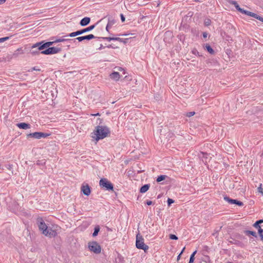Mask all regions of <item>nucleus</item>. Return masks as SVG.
<instances>
[{
  "mask_svg": "<svg viewBox=\"0 0 263 263\" xmlns=\"http://www.w3.org/2000/svg\"><path fill=\"white\" fill-rule=\"evenodd\" d=\"M37 222L40 230L45 236L51 238L55 237L58 234L56 231L48 228L42 218H38Z\"/></svg>",
  "mask_w": 263,
  "mask_h": 263,
  "instance_id": "nucleus-1",
  "label": "nucleus"
},
{
  "mask_svg": "<svg viewBox=\"0 0 263 263\" xmlns=\"http://www.w3.org/2000/svg\"><path fill=\"white\" fill-rule=\"evenodd\" d=\"M93 133L95 136L92 137L98 141L106 137L109 134V130L106 126L98 125L96 127Z\"/></svg>",
  "mask_w": 263,
  "mask_h": 263,
  "instance_id": "nucleus-2",
  "label": "nucleus"
},
{
  "mask_svg": "<svg viewBox=\"0 0 263 263\" xmlns=\"http://www.w3.org/2000/svg\"><path fill=\"white\" fill-rule=\"evenodd\" d=\"M61 51V49L59 47H49L48 48L40 52V51H34L32 50L31 53L32 54H35L38 53H41L44 54H55Z\"/></svg>",
  "mask_w": 263,
  "mask_h": 263,
  "instance_id": "nucleus-3",
  "label": "nucleus"
},
{
  "mask_svg": "<svg viewBox=\"0 0 263 263\" xmlns=\"http://www.w3.org/2000/svg\"><path fill=\"white\" fill-rule=\"evenodd\" d=\"M136 245L138 249L143 250L145 252L148 249V246L144 243V239L139 234L136 236Z\"/></svg>",
  "mask_w": 263,
  "mask_h": 263,
  "instance_id": "nucleus-4",
  "label": "nucleus"
},
{
  "mask_svg": "<svg viewBox=\"0 0 263 263\" xmlns=\"http://www.w3.org/2000/svg\"><path fill=\"white\" fill-rule=\"evenodd\" d=\"M100 186L107 191H112L114 189L113 184L106 178H101L99 181Z\"/></svg>",
  "mask_w": 263,
  "mask_h": 263,
  "instance_id": "nucleus-5",
  "label": "nucleus"
},
{
  "mask_svg": "<svg viewBox=\"0 0 263 263\" xmlns=\"http://www.w3.org/2000/svg\"><path fill=\"white\" fill-rule=\"evenodd\" d=\"M89 250L95 254H99L101 251V247L96 241L89 242L88 243Z\"/></svg>",
  "mask_w": 263,
  "mask_h": 263,
  "instance_id": "nucleus-6",
  "label": "nucleus"
},
{
  "mask_svg": "<svg viewBox=\"0 0 263 263\" xmlns=\"http://www.w3.org/2000/svg\"><path fill=\"white\" fill-rule=\"evenodd\" d=\"M50 136L49 134L44 133L42 132H34L27 135V138H32L36 139H40L42 138H46Z\"/></svg>",
  "mask_w": 263,
  "mask_h": 263,
  "instance_id": "nucleus-7",
  "label": "nucleus"
},
{
  "mask_svg": "<svg viewBox=\"0 0 263 263\" xmlns=\"http://www.w3.org/2000/svg\"><path fill=\"white\" fill-rule=\"evenodd\" d=\"M54 43H55L54 41L48 42H46L42 45V43H41V42L37 43L34 44L32 46V49H33L34 48H37V51H41V50L44 49L45 48H47L49 47L50 46L52 45Z\"/></svg>",
  "mask_w": 263,
  "mask_h": 263,
  "instance_id": "nucleus-8",
  "label": "nucleus"
},
{
  "mask_svg": "<svg viewBox=\"0 0 263 263\" xmlns=\"http://www.w3.org/2000/svg\"><path fill=\"white\" fill-rule=\"evenodd\" d=\"M241 13L245 14L247 15L254 17V18L260 21L261 22H263V17L258 15V14H257L256 13L250 12L247 10H245L243 9H242V11H241Z\"/></svg>",
  "mask_w": 263,
  "mask_h": 263,
  "instance_id": "nucleus-9",
  "label": "nucleus"
},
{
  "mask_svg": "<svg viewBox=\"0 0 263 263\" xmlns=\"http://www.w3.org/2000/svg\"><path fill=\"white\" fill-rule=\"evenodd\" d=\"M122 76L117 71H114L109 74L110 78L115 81H118Z\"/></svg>",
  "mask_w": 263,
  "mask_h": 263,
  "instance_id": "nucleus-10",
  "label": "nucleus"
},
{
  "mask_svg": "<svg viewBox=\"0 0 263 263\" xmlns=\"http://www.w3.org/2000/svg\"><path fill=\"white\" fill-rule=\"evenodd\" d=\"M96 37L93 34H89L86 36H79L75 39V40H78L79 42H82L84 40H90L92 39H95Z\"/></svg>",
  "mask_w": 263,
  "mask_h": 263,
  "instance_id": "nucleus-11",
  "label": "nucleus"
},
{
  "mask_svg": "<svg viewBox=\"0 0 263 263\" xmlns=\"http://www.w3.org/2000/svg\"><path fill=\"white\" fill-rule=\"evenodd\" d=\"M81 191L86 196H89L90 194V189L88 185H83L81 187Z\"/></svg>",
  "mask_w": 263,
  "mask_h": 263,
  "instance_id": "nucleus-12",
  "label": "nucleus"
},
{
  "mask_svg": "<svg viewBox=\"0 0 263 263\" xmlns=\"http://www.w3.org/2000/svg\"><path fill=\"white\" fill-rule=\"evenodd\" d=\"M16 126L21 129H27L30 128V125L26 123H20L16 124Z\"/></svg>",
  "mask_w": 263,
  "mask_h": 263,
  "instance_id": "nucleus-13",
  "label": "nucleus"
},
{
  "mask_svg": "<svg viewBox=\"0 0 263 263\" xmlns=\"http://www.w3.org/2000/svg\"><path fill=\"white\" fill-rule=\"evenodd\" d=\"M90 21V18L88 17H85L81 20L80 21V24L82 26H85L88 25Z\"/></svg>",
  "mask_w": 263,
  "mask_h": 263,
  "instance_id": "nucleus-14",
  "label": "nucleus"
},
{
  "mask_svg": "<svg viewBox=\"0 0 263 263\" xmlns=\"http://www.w3.org/2000/svg\"><path fill=\"white\" fill-rule=\"evenodd\" d=\"M95 25H93L90 26L87 28L82 29L81 30H78L79 32V34L81 35L84 33L90 31L91 30H92L95 28Z\"/></svg>",
  "mask_w": 263,
  "mask_h": 263,
  "instance_id": "nucleus-15",
  "label": "nucleus"
},
{
  "mask_svg": "<svg viewBox=\"0 0 263 263\" xmlns=\"http://www.w3.org/2000/svg\"><path fill=\"white\" fill-rule=\"evenodd\" d=\"M199 263H212L210 258L208 255H205L200 259Z\"/></svg>",
  "mask_w": 263,
  "mask_h": 263,
  "instance_id": "nucleus-16",
  "label": "nucleus"
},
{
  "mask_svg": "<svg viewBox=\"0 0 263 263\" xmlns=\"http://www.w3.org/2000/svg\"><path fill=\"white\" fill-rule=\"evenodd\" d=\"M230 3L233 5H234L235 7V8L240 12L242 11V9L241 8L239 5L237 4V3L236 1H230Z\"/></svg>",
  "mask_w": 263,
  "mask_h": 263,
  "instance_id": "nucleus-17",
  "label": "nucleus"
},
{
  "mask_svg": "<svg viewBox=\"0 0 263 263\" xmlns=\"http://www.w3.org/2000/svg\"><path fill=\"white\" fill-rule=\"evenodd\" d=\"M23 53H24L23 50L22 48H18L14 51V52L13 53V56L15 57H17L20 54H22Z\"/></svg>",
  "mask_w": 263,
  "mask_h": 263,
  "instance_id": "nucleus-18",
  "label": "nucleus"
},
{
  "mask_svg": "<svg viewBox=\"0 0 263 263\" xmlns=\"http://www.w3.org/2000/svg\"><path fill=\"white\" fill-rule=\"evenodd\" d=\"M115 23V21L113 20H109L107 23V25L106 27V30L107 31H109V28L111 27V26Z\"/></svg>",
  "mask_w": 263,
  "mask_h": 263,
  "instance_id": "nucleus-19",
  "label": "nucleus"
},
{
  "mask_svg": "<svg viewBox=\"0 0 263 263\" xmlns=\"http://www.w3.org/2000/svg\"><path fill=\"white\" fill-rule=\"evenodd\" d=\"M149 188V184H145L143 186H142L140 189V192L142 193H145L148 191V190Z\"/></svg>",
  "mask_w": 263,
  "mask_h": 263,
  "instance_id": "nucleus-20",
  "label": "nucleus"
},
{
  "mask_svg": "<svg viewBox=\"0 0 263 263\" xmlns=\"http://www.w3.org/2000/svg\"><path fill=\"white\" fill-rule=\"evenodd\" d=\"M224 200L228 202L230 204H236V202L237 200L236 199H230L229 197L227 196L224 197Z\"/></svg>",
  "mask_w": 263,
  "mask_h": 263,
  "instance_id": "nucleus-21",
  "label": "nucleus"
},
{
  "mask_svg": "<svg viewBox=\"0 0 263 263\" xmlns=\"http://www.w3.org/2000/svg\"><path fill=\"white\" fill-rule=\"evenodd\" d=\"M105 40L110 41H121V38L120 37H103Z\"/></svg>",
  "mask_w": 263,
  "mask_h": 263,
  "instance_id": "nucleus-22",
  "label": "nucleus"
},
{
  "mask_svg": "<svg viewBox=\"0 0 263 263\" xmlns=\"http://www.w3.org/2000/svg\"><path fill=\"white\" fill-rule=\"evenodd\" d=\"M262 222H263V219L259 220L257 221L256 222H255L253 224V227H255V228L258 229H259V228H261L259 226V224H260Z\"/></svg>",
  "mask_w": 263,
  "mask_h": 263,
  "instance_id": "nucleus-23",
  "label": "nucleus"
},
{
  "mask_svg": "<svg viewBox=\"0 0 263 263\" xmlns=\"http://www.w3.org/2000/svg\"><path fill=\"white\" fill-rule=\"evenodd\" d=\"M65 37H67L66 36H63L59 39H57L54 41V42L55 43H59V42H63L67 40H69L70 39L65 38Z\"/></svg>",
  "mask_w": 263,
  "mask_h": 263,
  "instance_id": "nucleus-24",
  "label": "nucleus"
},
{
  "mask_svg": "<svg viewBox=\"0 0 263 263\" xmlns=\"http://www.w3.org/2000/svg\"><path fill=\"white\" fill-rule=\"evenodd\" d=\"M205 49L207 51L211 54H213L214 53V50L212 48V47L208 44L205 45Z\"/></svg>",
  "mask_w": 263,
  "mask_h": 263,
  "instance_id": "nucleus-25",
  "label": "nucleus"
},
{
  "mask_svg": "<svg viewBox=\"0 0 263 263\" xmlns=\"http://www.w3.org/2000/svg\"><path fill=\"white\" fill-rule=\"evenodd\" d=\"M245 233L247 235H252L254 237H257L256 233L255 232H254V231H251L247 230V231H246L245 232Z\"/></svg>",
  "mask_w": 263,
  "mask_h": 263,
  "instance_id": "nucleus-26",
  "label": "nucleus"
},
{
  "mask_svg": "<svg viewBox=\"0 0 263 263\" xmlns=\"http://www.w3.org/2000/svg\"><path fill=\"white\" fill-rule=\"evenodd\" d=\"M99 231H100L99 227V226L96 227L95 228V230H94V232L92 234V236H93V237L96 236L98 235Z\"/></svg>",
  "mask_w": 263,
  "mask_h": 263,
  "instance_id": "nucleus-27",
  "label": "nucleus"
},
{
  "mask_svg": "<svg viewBox=\"0 0 263 263\" xmlns=\"http://www.w3.org/2000/svg\"><path fill=\"white\" fill-rule=\"evenodd\" d=\"M79 31H76V32H72L71 33H70L69 35H66V36H70V37H74V36H77V35H79Z\"/></svg>",
  "mask_w": 263,
  "mask_h": 263,
  "instance_id": "nucleus-28",
  "label": "nucleus"
},
{
  "mask_svg": "<svg viewBox=\"0 0 263 263\" xmlns=\"http://www.w3.org/2000/svg\"><path fill=\"white\" fill-rule=\"evenodd\" d=\"M166 176L165 175H160V176H159L157 179V182H160L163 180H164L166 178Z\"/></svg>",
  "mask_w": 263,
  "mask_h": 263,
  "instance_id": "nucleus-29",
  "label": "nucleus"
},
{
  "mask_svg": "<svg viewBox=\"0 0 263 263\" xmlns=\"http://www.w3.org/2000/svg\"><path fill=\"white\" fill-rule=\"evenodd\" d=\"M258 232L260 239L262 238L263 237V229L259 228L258 230Z\"/></svg>",
  "mask_w": 263,
  "mask_h": 263,
  "instance_id": "nucleus-30",
  "label": "nucleus"
},
{
  "mask_svg": "<svg viewBox=\"0 0 263 263\" xmlns=\"http://www.w3.org/2000/svg\"><path fill=\"white\" fill-rule=\"evenodd\" d=\"M192 53H193V54H195V55H198V56H199V55H199V52H198V50H197L196 49H195V48H194V49H193L192 50Z\"/></svg>",
  "mask_w": 263,
  "mask_h": 263,
  "instance_id": "nucleus-31",
  "label": "nucleus"
},
{
  "mask_svg": "<svg viewBox=\"0 0 263 263\" xmlns=\"http://www.w3.org/2000/svg\"><path fill=\"white\" fill-rule=\"evenodd\" d=\"M195 114V112L194 111H191L187 112L186 114V116L188 117H191L193 116H194Z\"/></svg>",
  "mask_w": 263,
  "mask_h": 263,
  "instance_id": "nucleus-32",
  "label": "nucleus"
},
{
  "mask_svg": "<svg viewBox=\"0 0 263 263\" xmlns=\"http://www.w3.org/2000/svg\"><path fill=\"white\" fill-rule=\"evenodd\" d=\"M170 238L171 239H173V240H177L178 239V237L175 235H174V234H170Z\"/></svg>",
  "mask_w": 263,
  "mask_h": 263,
  "instance_id": "nucleus-33",
  "label": "nucleus"
},
{
  "mask_svg": "<svg viewBox=\"0 0 263 263\" xmlns=\"http://www.w3.org/2000/svg\"><path fill=\"white\" fill-rule=\"evenodd\" d=\"M195 257L193 255H191L189 263H194Z\"/></svg>",
  "mask_w": 263,
  "mask_h": 263,
  "instance_id": "nucleus-34",
  "label": "nucleus"
},
{
  "mask_svg": "<svg viewBox=\"0 0 263 263\" xmlns=\"http://www.w3.org/2000/svg\"><path fill=\"white\" fill-rule=\"evenodd\" d=\"M258 192L263 194V189L261 187V184L260 185V186L257 189Z\"/></svg>",
  "mask_w": 263,
  "mask_h": 263,
  "instance_id": "nucleus-35",
  "label": "nucleus"
},
{
  "mask_svg": "<svg viewBox=\"0 0 263 263\" xmlns=\"http://www.w3.org/2000/svg\"><path fill=\"white\" fill-rule=\"evenodd\" d=\"M174 202V200H173L172 199L168 198L167 199V203H168V205H170L172 203H173Z\"/></svg>",
  "mask_w": 263,
  "mask_h": 263,
  "instance_id": "nucleus-36",
  "label": "nucleus"
},
{
  "mask_svg": "<svg viewBox=\"0 0 263 263\" xmlns=\"http://www.w3.org/2000/svg\"><path fill=\"white\" fill-rule=\"evenodd\" d=\"M236 204L238 205V206H242L243 205V203L242 202L238 200H236Z\"/></svg>",
  "mask_w": 263,
  "mask_h": 263,
  "instance_id": "nucleus-37",
  "label": "nucleus"
},
{
  "mask_svg": "<svg viewBox=\"0 0 263 263\" xmlns=\"http://www.w3.org/2000/svg\"><path fill=\"white\" fill-rule=\"evenodd\" d=\"M117 68V69L118 70H119V71H122V73H123V74H124L125 73V72L124 70L122 68L120 67H117V68Z\"/></svg>",
  "mask_w": 263,
  "mask_h": 263,
  "instance_id": "nucleus-38",
  "label": "nucleus"
},
{
  "mask_svg": "<svg viewBox=\"0 0 263 263\" xmlns=\"http://www.w3.org/2000/svg\"><path fill=\"white\" fill-rule=\"evenodd\" d=\"M204 24L206 26H209L211 24V21L209 19H208L205 21Z\"/></svg>",
  "mask_w": 263,
  "mask_h": 263,
  "instance_id": "nucleus-39",
  "label": "nucleus"
},
{
  "mask_svg": "<svg viewBox=\"0 0 263 263\" xmlns=\"http://www.w3.org/2000/svg\"><path fill=\"white\" fill-rule=\"evenodd\" d=\"M8 39H9V37H5L0 38V43L5 41L7 40Z\"/></svg>",
  "mask_w": 263,
  "mask_h": 263,
  "instance_id": "nucleus-40",
  "label": "nucleus"
},
{
  "mask_svg": "<svg viewBox=\"0 0 263 263\" xmlns=\"http://www.w3.org/2000/svg\"><path fill=\"white\" fill-rule=\"evenodd\" d=\"M121 20H122V22L125 21V18L124 15L122 14H121Z\"/></svg>",
  "mask_w": 263,
  "mask_h": 263,
  "instance_id": "nucleus-41",
  "label": "nucleus"
},
{
  "mask_svg": "<svg viewBox=\"0 0 263 263\" xmlns=\"http://www.w3.org/2000/svg\"><path fill=\"white\" fill-rule=\"evenodd\" d=\"M127 40V39H121V41H119L120 42H123L124 43H126V41Z\"/></svg>",
  "mask_w": 263,
  "mask_h": 263,
  "instance_id": "nucleus-42",
  "label": "nucleus"
},
{
  "mask_svg": "<svg viewBox=\"0 0 263 263\" xmlns=\"http://www.w3.org/2000/svg\"><path fill=\"white\" fill-rule=\"evenodd\" d=\"M146 204L148 205H150L152 204V201H150V200H148V201H146Z\"/></svg>",
  "mask_w": 263,
  "mask_h": 263,
  "instance_id": "nucleus-43",
  "label": "nucleus"
},
{
  "mask_svg": "<svg viewBox=\"0 0 263 263\" xmlns=\"http://www.w3.org/2000/svg\"><path fill=\"white\" fill-rule=\"evenodd\" d=\"M6 1V0H0V5L3 4Z\"/></svg>",
  "mask_w": 263,
  "mask_h": 263,
  "instance_id": "nucleus-44",
  "label": "nucleus"
},
{
  "mask_svg": "<svg viewBox=\"0 0 263 263\" xmlns=\"http://www.w3.org/2000/svg\"><path fill=\"white\" fill-rule=\"evenodd\" d=\"M203 37H204V38L206 37H207V33H206V32H204V33H203Z\"/></svg>",
  "mask_w": 263,
  "mask_h": 263,
  "instance_id": "nucleus-45",
  "label": "nucleus"
},
{
  "mask_svg": "<svg viewBox=\"0 0 263 263\" xmlns=\"http://www.w3.org/2000/svg\"><path fill=\"white\" fill-rule=\"evenodd\" d=\"M197 253V251H195L191 255H193V256H195V255Z\"/></svg>",
  "mask_w": 263,
  "mask_h": 263,
  "instance_id": "nucleus-46",
  "label": "nucleus"
},
{
  "mask_svg": "<svg viewBox=\"0 0 263 263\" xmlns=\"http://www.w3.org/2000/svg\"><path fill=\"white\" fill-rule=\"evenodd\" d=\"M99 115H100L99 113L91 115V116H99Z\"/></svg>",
  "mask_w": 263,
  "mask_h": 263,
  "instance_id": "nucleus-47",
  "label": "nucleus"
},
{
  "mask_svg": "<svg viewBox=\"0 0 263 263\" xmlns=\"http://www.w3.org/2000/svg\"><path fill=\"white\" fill-rule=\"evenodd\" d=\"M181 253H180V254H179V255L177 256V260H179V259H180V256H181Z\"/></svg>",
  "mask_w": 263,
  "mask_h": 263,
  "instance_id": "nucleus-48",
  "label": "nucleus"
},
{
  "mask_svg": "<svg viewBox=\"0 0 263 263\" xmlns=\"http://www.w3.org/2000/svg\"><path fill=\"white\" fill-rule=\"evenodd\" d=\"M11 167H11V165H8V169H9V170H10V169L11 168Z\"/></svg>",
  "mask_w": 263,
  "mask_h": 263,
  "instance_id": "nucleus-49",
  "label": "nucleus"
},
{
  "mask_svg": "<svg viewBox=\"0 0 263 263\" xmlns=\"http://www.w3.org/2000/svg\"><path fill=\"white\" fill-rule=\"evenodd\" d=\"M184 249H185V247L183 248V249H182V251L180 253L181 254H182L183 253V252L184 251Z\"/></svg>",
  "mask_w": 263,
  "mask_h": 263,
  "instance_id": "nucleus-50",
  "label": "nucleus"
},
{
  "mask_svg": "<svg viewBox=\"0 0 263 263\" xmlns=\"http://www.w3.org/2000/svg\"><path fill=\"white\" fill-rule=\"evenodd\" d=\"M166 34H169L171 35V33H170V32H167V33L166 32Z\"/></svg>",
  "mask_w": 263,
  "mask_h": 263,
  "instance_id": "nucleus-51",
  "label": "nucleus"
},
{
  "mask_svg": "<svg viewBox=\"0 0 263 263\" xmlns=\"http://www.w3.org/2000/svg\"><path fill=\"white\" fill-rule=\"evenodd\" d=\"M111 45H109V46H107L108 48H110L111 47Z\"/></svg>",
  "mask_w": 263,
  "mask_h": 263,
  "instance_id": "nucleus-52",
  "label": "nucleus"
},
{
  "mask_svg": "<svg viewBox=\"0 0 263 263\" xmlns=\"http://www.w3.org/2000/svg\"><path fill=\"white\" fill-rule=\"evenodd\" d=\"M260 240L263 241V237L262 238L260 239Z\"/></svg>",
  "mask_w": 263,
  "mask_h": 263,
  "instance_id": "nucleus-53",
  "label": "nucleus"
},
{
  "mask_svg": "<svg viewBox=\"0 0 263 263\" xmlns=\"http://www.w3.org/2000/svg\"><path fill=\"white\" fill-rule=\"evenodd\" d=\"M122 35H127V34H123Z\"/></svg>",
  "mask_w": 263,
  "mask_h": 263,
  "instance_id": "nucleus-54",
  "label": "nucleus"
},
{
  "mask_svg": "<svg viewBox=\"0 0 263 263\" xmlns=\"http://www.w3.org/2000/svg\"><path fill=\"white\" fill-rule=\"evenodd\" d=\"M228 263H233V262H228Z\"/></svg>",
  "mask_w": 263,
  "mask_h": 263,
  "instance_id": "nucleus-55",
  "label": "nucleus"
}]
</instances>
